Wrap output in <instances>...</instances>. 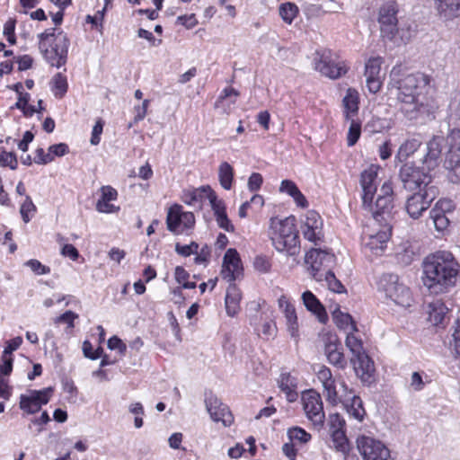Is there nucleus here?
<instances>
[{"instance_id":"nucleus-23","label":"nucleus","mask_w":460,"mask_h":460,"mask_svg":"<svg viewBox=\"0 0 460 460\" xmlns=\"http://www.w3.org/2000/svg\"><path fill=\"white\" fill-rule=\"evenodd\" d=\"M434 7L443 21H453L460 17V0H433Z\"/></svg>"},{"instance_id":"nucleus-13","label":"nucleus","mask_w":460,"mask_h":460,"mask_svg":"<svg viewBox=\"0 0 460 460\" xmlns=\"http://www.w3.org/2000/svg\"><path fill=\"white\" fill-rule=\"evenodd\" d=\"M319 55V59L315 61V69L322 75L331 78L337 79L347 73L348 67L343 61L339 60L338 57L330 50H323Z\"/></svg>"},{"instance_id":"nucleus-25","label":"nucleus","mask_w":460,"mask_h":460,"mask_svg":"<svg viewBox=\"0 0 460 460\" xmlns=\"http://www.w3.org/2000/svg\"><path fill=\"white\" fill-rule=\"evenodd\" d=\"M303 304L305 308L313 313L319 320L320 323H325L328 320L325 308L320 300L311 291L306 290L302 294Z\"/></svg>"},{"instance_id":"nucleus-12","label":"nucleus","mask_w":460,"mask_h":460,"mask_svg":"<svg viewBox=\"0 0 460 460\" xmlns=\"http://www.w3.org/2000/svg\"><path fill=\"white\" fill-rule=\"evenodd\" d=\"M357 447L364 460H388L390 457V451L385 445L368 436L358 437Z\"/></svg>"},{"instance_id":"nucleus-17","label":"nucleus","mask_w":460,"mask_h":460,"mask_svg":"<svg viewBox=\"0 0 460 460\" xmlns=\"http://www.w3.org/2000/svg\"><path fill=\"white\" fill-rule=\"evenodd\" d=\"M301 230L305 239L316 244L323 237L321 216L314 210L308 211L301 226Z\"/></svg>"},{"instance_id":"nucleus-57","label":"nucleus","mask_w":460,"mask_h":460,"mask_svg":"<svg viewBox=\"0 0 460 460\" xmlns=\"http://www.w3.org/2000/svg\"><path fill=\"white\" fill-rule=\"evenodd\" d=\"M13 356L2 355L0 363V373L3 376H9L13 371Z\"/></svg>"},{"instance_id":"nucleus-40","label":"nucleus","mask_w":460,"mask_h":460,"mask_svg":"<svg viewBox=\"0 0 460 460\" xmlns=\"http://www.w3.org/2000/svg\"><path fill=\"white\" fill-rule=\"evenodd\" d=\"M431 310L429 311V319L435 325H438L443 323L446 316L447 308L444 306L439 301L433 302L430 304Z\"/></svg>"},{"instance_id":"nucleus-30","label":"nucleus","mask_w":460,"mask_h":460,"mask_svg":"<svg viewBox=\"0 0 460 460\" xmlns=\"http://www.w3.org/2000/svg\"><path fill=\"white\" fill-rule=\"evenodd\" d=\"M344 116L347 120L350 119V114H357L358 111L359 95L357 90L349 88L342 100Z\"/></svg>"},{"instance_id":"nucleus-43","label":"nucleus","mask_w":460,"mask_h":460,"mask_svg":"<svg viewBox=\"0 0 460 460\" xmlns=\"http://www.w3.org/2000/svg\"><path fill=\"white\" fill-rule=\"evenodd\" d=\"M288 437L289 440L293 443L294 441L299 442L301 444H305L311 439V434L306 432L304 429L300 427H292L288 429Z\"/></svg>"},{"instance_id":"nucleus-22","label":"nucleus","mask_w":460,"mask_h":460,"mask_svg":"<svg viewBox=\"0 0 460 460\" xmlns=\"http://www.w3.org/2000/svg\"><path fill=\"white\" fill-rule=\"evenodd\" d=\"M384 226L385 229L378 231L376 234H370L365 241V246L376 255L383 253L391 237V227L387 225H384Z\"/></svg>"},{"instance_id":"nucleus-51","label":"nucleus","mask_w":460,"mask_h":460,"mask_svg":"<svg viewBox=\"0 0 460 460\" xmlns=\"http://www.w3.org/2000/svg\"><path fill=\"white\" fill-rule=\"evenodd\" d=\"M199 250V244L196 242H191L190 244H181L177 243L175 244V252L183 257H189L191 254H197Z\"/></svg>"},{"instance_id":"nucleus-16","label":"nucleus","mask_w":460,"mask_h":460,"mask_svg":"<svg viewBox=\"0 0 460 460\" xmlns=\"http://www.w3.org/2000/svg\"><path fill=\"white\" fill-rule=\"evenodd\" d=\"M205 404L207 411L214 421H221L225 426L231 425L234 418L228 407L211 391L205 392Z\"/></svg>"},{"instance_id":"nucleus-32","label":"nucleus","mask_w":460,"mask_h":460,"mask_svg":"<svg viewBox=\"0 0 460 460\" xmlns=\"http://www.w3.org/2000/svg\"><path fill=\"white\" fill-rule=\"evenodd\" d=\"M211 190V187L208 185L201 186L198 189H194L190 192L185 194L184 202L188 205L197 206L201 208L202 202L205 199H208V194Z\"/></svg>"},{"instance_id":"nucleus-44","label":"nucleus","mask_w":460,"mask_h":460,"mask_svg":"<svg viewBox=\"0 0 460 460\" xmlns=\"http://www.w3.org/2000/svg\"><path fill=\"white\" fill-rule=\"evenodd\" d=\"M429 216L438 231L442 232L448 226L449 219L447 217L446 214L442 213L439 209L432 208L429 212Z\"/></svg>"},{"instance_id":"nucleus-28","label":"nucleus","mask_w":460,"mask_h":460,"mask_svg":"<svg viewBox=\"0 0 460 460\" xmlns=\"http://www.w3.org/2000/svg\"><path fill=\"white\" fill-rule=\"evenodd\" d=\"M279 191L292 197L298 207L303 208L308 207V201L293 181L283 180L279 186Z\"/></svg>"},{"instance_id":"nucleus-63","label":"nucleus","mask_w":460,"mask_h":460,"mask_svg":"<svg viewBox=\"0 0 460 460\" xmlns=\"http://www.w3.org/2000/svg\"><path fill=\"white\" fill-rule=\"evenodd\" d=\"M102 129H103V122L102 119H98L93 128L92 136H91V139H90V142L93 146H97L100 143V141H101L100 136L102 133Z\"/></svg>"},{"instance_id":"nucleus-45","label":"nucleus","mask_w":460,"mask_h":460,"mask_svg":"<svg viewBox=\"0 0 460 460\" xmlns=\"http://www.w3.org/2000/svg\"><path fill=\"white\" fill-rule=\"evenodd\" d=\"M350 126L347 135L348 146L356 145L361 135V123L358 120L350 119Z\"/></svg>"},{"instance_id":"nucleus-38","label":"nucleus","mask_w":460,"mask_h":460,"mask_svg":"<svg viewBox=\"0 0 460 460\" xmlns=\"http://www.w3.org/2000/svg\"><path fill=\"white\" fill-rule=\"evenodd\" d=\"M52 92L57 98L61 99L67 92V80L66 75L58 73L52 78Z\"/></svg>"},{"instance_id":"nucleus-11","label":"nucleus","mask_w":460,"mask_h":460,"mask_svg":"<svg viewBox=\"0 0 460 460\" xmlns=\"http://www.w3.org/2000/svg\"><path fill=\"white\" fill-rule=\"evenodd\" d=\"M306 264L310 265L309 270L316 281H323V274L331 270L335 261L333 253L322 249L312 248L305 257Z\"/></svg>"},{"instance_id":"nucleus-33","label":"nucleus","mask_w":460,"mask_h":460,"mask_svg":"<svg viewBox=\"0 0 460 460\" xmlns=\"http://www.w3.org/2000/svg\"><path fill=\"white\" fill-rule=\"evenodd\" d=\"M218 180L222 188L229 190L234 180V168L227 162H223L218 167Z\"/></svg>"},{"instance_id":"nucleus-3","label":"nucleus","mask_w":460,"mask_h":460,"mask_svg":"<svg viewBox=\"0 0 460 460\" xmlns=\"http://www.w3.org/2000/svg\"><path fill=\"white\" fill-rule=\"evenodd\" d=\"M459 271L460 265L450 252H436L423 261V285L431 295L447 293L456 285Z\"/></svg>"},{"instance_id":"nucleus-54","label":"nucleus","mask_w":460,"mask_h":460,"mask_svg":"<svg viewBox=\"0 0 460 460\" xmlns=\"http://www.w3.org/2000/svg\"><path fill=\"white\" fill-rule=\"evenodd\" d=\"M217 226L223 230L232 233L234 231V226L227 217L226 211L215 216Z\"/></svg>"},{"instance_id":"nucleus-49","label":"nucleus","mask_w":460,"mask_h":460,"mask_svg":"<svg viewBox=\"0 0 460 460\" xmlns=\"http://www.w3.org/2000/svg\"><path fill=\"white\" fill-rule=\"evenodd\" d=\"M36 212V206L32 202L30 196H26L24 201L21 205L20 213L24 223H28L31 220L30 213Z\"/></svg>"},{"instance_id":"nucleus-52","label":"nucleus","mask_w":460,"mask_h":460,"mask_svg":"<svg viewBox=\"0 0 460 460\" xmlns=\"http://www.w3.org/2000/svg\"><path fill=\"white\" fill-rule=\"evenodd\" d=\"M25 266L29 267L37 275H45L50 272V268L43 265L40 261L31 259L24 263Z\"/></svg>"},{"instance_id":"nucleus-56","label":"nucleus","mask_w":460,"mask_h":460,"mask_svg":"<svg viewBox=\"0 0 460 460\" xmlns=\"http://www.w3.org/2000/svg\"><path fill=\"white\" fill-rule=\"evenodd\" d=\"M329 425L331 431H335L336 429H345L346 423L344 419L340 414L333 413L329 417Z\"/></svg>"},{"instance_id":"nucleus-31","label":"nucleus","mask_w":460,"mask_h":460,"mask_svg":"<svg viewBox=\"0 0 460 460\" xmlns=\"http://www.w3.org/2000/svg\"><path fill=\"white\" fill-rule=\"evenodd\" d=\"M343 404L347 408V411L356 420L361 421L366 414L363 407L362 400L358 395H353L350 399L342 397Z\"/></svg>"},{"instance_id":"nucleus-53","label":"nucleus","mask_w":460,"mask_h":460,"mask_svg":"<svg viewBox=\"0 0 460 460\" xmlns=\"http://www.w3.org/2000/svg\"><path fill=\"white\" fill-rule=\"evenodd\" d=\"M148 104L149 100H144L141 105L134 108L135 116L133 121L128 124V128H131L134 124H137L139 121L144 119L146 115Z\"/></svg>"},{"instance_id":"nucleus-55","label":"nucleus","mask_w":460,"mask_h":460,"mask_svg":"<svg viewBox=\"0 0 460 460\" xmlns=\"http://www.w3.org/2000/svg\"><path fill=\"white\" fill-rule=\"evenodd\" d=\"M263 183L262 175L259 172H252L248 179V189L252 192L259 190Z\"/></svg>"},{"instance_id":"nucleus-29","label":"nucleus","mask_w":460,"mask_h":460,"mask_svg":"<svg viewBox=\"0 0 460 460\" xmlns=\"http://www.w3.org/2000/svg\"><path fill=\"white\" fill-rule=\"evenodd\" d=\"M421 139L419 137L407 138L399 147L395 160L400 163L405 161L421 146Z\"/></svg>"},{"instance_id":"nucleus-47","label":"nucleus","mask_w":460,"mask_h":460,"mask_svg":"<svg viewBox=\"0 0 460 460\" xmlns=\"http://www.w3.org/2000/svg\"><path fill=\"white\" fill-rule=\"evenodd\" d=\"M346 346L352 353V357L366 353L363 349L361 340L358 339L353 333H349L346 337Z\"/></svg>"},{"instance_id":"nucleus-19","label":"nucleus","mask_w":460,"mask_h":460,"mask_svg":"<svg viewBox=\"0 0 460 460\" xmlns=\"http://www.w3.org/2000/svg\"><path fill=\"white\" fill-rule=\"evenodd\" d=\"M383 58L371 57L365 64L367 87L371 93H376L382 85L380 72Z\"/></svg>"},{"instance_id":"nucleus-39","label":"nucleus","mask_w":460,"mask_h":460,"mask_svg":"<svg viewBox=\"0 0 460 460\" xmlns=\"http://www.w3.org/2000/svg\"><path fill=\"white\" fill-rule=\"evenodd\" d=\"M283 313L287 319L288 332L292 337H296L298 332V323L295 307L293 305H287V308L283 310Z\"/></svg>"},{"instance_id":"nucleus-2","label":"nucleus","mask_w":460,"mask_h":460,"mask_svg":"<svg viewBox=\"0 0 460 460\" xmlns=\"http://www.w3.org/2000/svg\"><path fill=\"white\" fill-rule=\"evenodd\" d=\"M444 138L434 136L427 144L423 156L419 160L422 166L413 162L403 163L398 172L402 187L407 191L422 190L437 187L433 183L430 171L438 166L441 159Z\"/></svg>"},{"instance_id":"nucleus-46","label":"nucleus","mask_w":460,"mask_h":460,"mask_svg":"<svg viewBox=\"0 0 460 460\" xmlns=\"http://www.w3.org/2000/svg\"><path fill=\"white\" fill-rule=\"evenodd\" d=\"M0 165L9 167L11 170H16L18 166L17 156L13 152H7L4 148L1 149Z\"/></svg>"},{"instance_id":"nucleus-6","label":"nucleus","mask_w":460,"mask_h":460,"mask_svg":"<svg viewBox=\"0 0 460 460\" xmlns=\"http://www.w3.org/2000/svg\"><path fill=\"white\" fill-rule=\"evenodd\" d=\"M394 190L390 181H385L381 189L380 193L375 202H367L365 208H368L373 215L374 219L380 225H388L392 218V212L394 209Z\"/></svg>"},{"instance_id":"nucleus-8","label":"nucleus","mask_w":460,"mask_h":460,"mask_svg":"<svg viewBox=\"0 0 460 460\" xmlns=\"http://www.w3.org/2000/svg\"><path fill=\"white\" fill-rule=\"evenodd\" d=\"M410 192L411 194L406 199L405 210L411 218L419 219L438 196L439 190L438 187H431Z\"/></svg>"},{"instance_id":"nucleus-10","label":"nucleus","mask_w":460,"mask_h":460,"mask_svg":"<svg viewBox=\"0 0 460 460\" xmlns=\"http://www.w3.org/2000/svg\"><path fill=\"white\" fill-rule=\"evenodd\" d=\"M449 145L444 162V167L448 171V180L455 184L460 182V129H452L447 136Z\"/></svg>"},{"instance_id":"nucleus-21","label":"nucleus","mask_w":460,"mask_h":460,"mask_svg":"<svg viewBox=\"0 0 460 460\" xmlns=\"http://www.w3.org/2000/svg\"><path fill=\"white\" fill-rule=\"evenodd\" d=\"M376 177L377 172L375 169L369 168L364 170L360 175V185L362 187V202L363 206H366L367 202L373 200L374 195L376 191Z\"/></svg>"},{"instance_id":"nucleus-61","label":"nucleus","mask_w":460,"mask_h":460,"mask_svg":"<svg viewBox=\"0 0 460 460\" xmlns=\"http://www.w3.org/2000/svg\"><path fill=\"white\" fill-rule=\"evenodd\" d=\"M253 266L258 271L261 273L268 272L271 267L270 262L265 256L255 257Z\"/></svg>"},{"instance_id":"nucleus-14","label":"nucleus","mask_w":460,"mask_h":460,"mask_svg":"<svg viewBox=\"0 0 460 460\" xmlns=\"http://www.w3.org/2000/svg\"><path fill=\"white\" fill-rule=\"evenodd\" d=\"M302 402L305 413L308 420H310L314 426L322 427L324 423L325 414L320 394L314 390H308L303 394Z\"/></svg>"},{"instance_id":"nucleus-24","label":"nucleus","mask_w":460,"mask_h":460,"mask_svg":"<svg viewBox=\"0 0 460 460\" xmlns=\"http://www.w3.org/2000/svg\"><path fill=\"white\" fill-rule=\"evenodd\" d=\"M340 347L341 343L338 342L337 339L329 338L324 345V353L330 364L343 369L347 366V361Z\"/></svg>"},{"instance_id":"nucleus-42","label":"nucleus","mask_w":460,"mask_h":460,"mask_svg":"<svg viewBox=\"0 0 460 460\" xmlns=\"http://www.w3.org/2000/svg\"><path fill=\"white\" fill-rule=\"evenodd\" d=\"M323 280H325L330 290L341 294L346 292L345 287L341 282L335 277L332 270H328L324 272Z\"/></svg>"},{"instance_id":"nucleus-5","label":"nucleus","mask_w":460,"mask_h":460,"mask_svg":"<svg viewBox=\"0 0 460 460\" xmlns=\"http://www.w3.org/2000/svg\"><path fill=\"white\" fill-rule=\"evenodd\" d=\"M399 4L395 1H388L382 4L378 15L381 35L394 43L406 44L411 36L410 26L405 28L399 22Z\"/></svg>"},{"instance_id":"nucleus-4","label":"nucleus","mask_w":460,"mask_h":460,"mask_svg":"<svg viewBox=\"0 0 460 460\" xmlns=\"http://www.w3.org/2000/svg\"><path fill=\"white\" fill-rule=\"evenodd\" d=\"M296 217L289 216L284 219L271 217L269 237L272 245L279 252L296 257L300 252V240L296 225Z\"/></svg>"},{"instance_id":"nucleus-27","label":"nucleus","mask_w":460,"mask_h":460,"mask_svg":"<svg viewBox=\"0 0 460 460\" xmlns=\"http://www.w3.org/2000/svg\"><path fill=\"white\" fill-rule=\"evenodd\" d=\"M278 384L289 402H294L297 400V380L295 376H291L290 373H282L278 380Z\"/></svg>"},{"instance_id":"nucleus-7","label":"nucleus","mask_w":460,"mask_h":460,"mask_svg":"<svg viewBox=\"0 0 460 460\" xmlns=\"http://www.w3.org/2000/svg\"><path fill=\"white\" fill-rule=\"evenodd\" d=\"M380 288L384 290L386 297L390 298L394 304L408 307L411 305V293L404 284L399 281L396 274L385 273L379 281Z\"/></svg>"},{"instance_id":"nucleus-62","label":"nucleus","mask_w":460,"mask_h":460,"mask_svg":"<svg viewBox=\"0 0 460 460\" xmlns=\"http://www.w3.org/2000/svg\"><path fill=\"white\" fill-rule=\"evenodd\" d=\"M425 386V381L420 372H413L411 376L410 387L416 392L421 391Z\"/></svg>"},{"instance_id":"nucleus-41","label":"nucleus","mask_w":460,"mask_h":460,"mask_svg":"<svg viewBox=\"0 0 460 460\" xmlns=\"http://www.w3.org/2000/svg\"><path fill=\"white\" fill-rule=\"evenodd\" d=\"M279 13L285 22L291 24L298 13V7L290 2L284 3L280 4Z\"/></svg>"},{"instance_id":"nucleus-34","label":"nucleus","mask_w":460,"mask_h":460,"mask_svg":"<svg viewBox=\"0 0 460 460\" xmlns=\"http://www.w3.org/2000/svg\"><path fill=\"white\" fill-rule=\"evenodd\" d=\"M331 436L336 450L338 452L342 453L344 456H347L349 455L350 447L349 439L345 433V429H336L335 431H331Z\"/></svg>"},{"instance_id":"nucleus-18","label":"nucleus","mask_w":460,"mask_h":460,"mask_svg":"<svg viewBox=\"0 0 460 460\" xmlns=\"http://www.w3.org/2000/svg\"><path fill=\"white\" fill-rule=\"evenodd\" d=\"M350 362L353 365L356 375L365 385H371L375 381V364L367 353H361L351 357Z\"/></svg>"},{"instance_id":"nucleus-64","label":"nucleus","mask_w":460,"mask_h":460,"mask_svg":"<svg viewBox=\"0 0 460 460\" xmlns=\"http://www.w3.org/2000/svg\"><path fill=\"white\" fill-rule=\"evenodd\" d=\"M453 341V350L456 356L460 358V320H457L456 323Z\"/></svg>"},{"instance_id":"nucleus-37","label":"nucleus","mask_w":460,"mask_h":460,"mask_svg":"<svg viewBox=\"0 0 460 460\" xmlns=\"http://www.w3.org/2000/svg\"><path fill=\"white\" fill-rule=\"evenodd\" d=\"M181 206L175 205L169 209L166 217L167 229L170 232H175L181 224Z\"/></svg>"},{"instance_id":"nucleus-36","label":"nucleus","mask_w":460,"mask_h":460,"mask_svg":"<svg viewBox=\"0 0 460 460\" xmlns=\"http://www.w3.org/2000/svg\"><path fill=\"white\" fill-rule=\"evenodd\" d=\"M323 386L326 401L329 402L332 405H337L339 402H343V395L338 394L334 379L323 383Z\"/></svg>"},{"instance_id":"nucleus-60","label":"nucleus","mask_w":460,"mask_h":460,"mask_svg":"<svg viewBox=\"0 0 460 460\" xmlns=\"http://www.w3.org/2000/svg\"><path fill=\"white\" fill-rule=\"evenodd\" d=\"M22 343V338L17 336L6 341V346L3 351V354L13 356V352L20 348Z\"/></svg>"},{"instance_id":"nucleus-59","label":"nucleus","mask_w":460,"mask_h":460,"mask_svg":"<svg viewBox=\"0 0 460 460\" xmlns=\"http://www.w3.org/2000/svg\"><path fill=\"white\" fill-rule=\"evenodd\" d=\"M78 318V314L74 313L73 311H66L61 315L58 316L55 319L56 323H66L69 328L74 327V321Z\"/></svg>"},{"instance_id":"nucleus-15","label":"nucleus","mask_w":460,"mask_h":460,"mask_svg":"<svg viewBox=\"0 0 460 460\" xmlns=\"http://www.w3.org/2000/svg\"><path fill=\"white\" fill-rule=\"evenodd\" d=\"M52 393V387H47L42 390H30L29 394H21L20 409L27 414H34L40 411L42 405L49 402Z\"/></svg>"},{"instance_id":"nucleus-9","label":"nucleus","mask_w":460,"mask_h":460,"mask_svg":"<svg viewBox=\"0 0 460 460\" xmlns=\"http://www.w3.org/2000/svg\"><path fill=\"white\" fill-rule=\"evenodd\" d=\"M69 45L66 34L59 31L52 41L39 49L50 66L59 68L66 63Z\"/></svg>"},{"instance_id":"nucleus-50","label":"nucleus","mask_w":460,"mask_h":460,"mask_svg":"<svg viewBox=\"0 0 460 460\" xmlns=\"http://www.w3.org/2000/svg\"><path fill=\"white\" fill-rule=\"evenodd\" d=\"M258 335L262 334L263 338L269 340L271 337H274L277 332V327L273 321H265L261 328H255Z\"/></svg>"},{"instance_id":"nucleus-1","label":"nucleus","mask_w":460,"mask_h":460,"mask_svg":"<svg viewBox=\"0 0 460 460\" xmlns=\"http://www.w3.org/2000/svg\"><path fill=\"white\" fill-rule=\"evenodd\" d=\"M430 83L429 75L417 72L396 78L391 75L387 88L391 97L400 103V111L409 120H417L429 113L420 96Z\"/></svg>"},{"instance_id":"nucleus-26","label":"nucleus","mask_w":460,"mask_h":460,"mask_svg":"<svg viewBox=\"0 0 460 460\" xmlns=\"http://www.w3.org/2000/svg\"><path fill=\"white\" fill-rule=\"evenodd\" d=\"M229 283L225 297V305L227 315L234 317L240 310L241 291L234 282Z\"/></svg>"},{"instance_id":"nucleus-35","label":"nucleus","mask_w":460,"mask_h":460,"mask_svg":"<svg viewBox=\"0 0 460 460\" xmlns=\"http://www.w3.org/2000/svg\"><path fill=\"white\" fill-rule=\"evenodd\" d=\"M332 315L333 321L336 323L338 328L346 329L347 327H349L350 325L352 331L357 330L356 324L353 322L350 314L342 313L340 310V307L338 305L332 312Z\"/></svg>"},{"instance_id":"nucleus-20","label":"nucleus","mask_w":460,"mask_h":460,"mask_svg":"<svg viewBox=\"0 0 460 460\" xmlns=\"http://www.w3.org/2000/svg\"><path fill=\"white\" fill-rule=\"evenodd\" d=\"M242 261L237 251L234 248H229L223 258V279L227 282H234L242 272Z\"/></svg>"},{"instance_id":"nucleus-48","label":"nucleus","mask_w":460,"mask_h":460,"mask_svg":"<svg viewBox=\"0 0 460 460\" xmlns=\"http://www.w3.org/2000/svg\"><path fill=\"white\" fill-rule=\"evenodd\" d=\"M208 199L215 216L226 211L225 202L217 198V195L212 189L208 194Z\"/></svg>"},{"instance_id":"nucleus-58","label":"nucleus","mask_w":460,"mask_h":460,"mask_svg":"<svg viewBox=\"0 0 460 460\" xmlns=\"http://www.w3.org/2000/svg\"><path fill=\"white\" fill-rule=\"evenodd\" d=\"M107 346L110 349H118L119 354L124 355L127 350L126 344L118 336L114 335L108 340Z\"/></svg>"}]
</instances>
